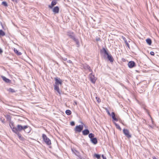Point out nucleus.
Instances as JSON below:
<instances>
[{
  "label": "nucleus",
  "mask_w": 159,
  "mask_h": 159,
  "mask_svg": "<svg viewBox=\"0 0 159 159\" xmlns=\"http://www.w3.org/2000/svg\"><path fill=\"white\" fill-rule=\"evenodd\" d=\"M66 35L75 42L77 47L80 46V44L79 41L78 39L75 38V35L74 32L71 31H68L66 32Z\"/></svg>",
  "instance_id": "nucleus-1"
},
{
  "label": "nucleus",
  "mask_w": 159,
  "mask_h": 159,
  "mask_svg": "<svg viewBox=\"0 0 159 159\" xmlns=\"http://www.w3.org/2000/svg\"><path fill=\"white\" fill-rule=\"evenodd\" d=\"M10 126L12 129V131L15 133H19L20 132H21L22 130H23L24 129L27 127L25 125L23 126L20 125H18L16 127H13L12 128L11 126L10 125Z\"/></svg>",
  "instance_id": "nucleus-2"
},
{
  "label": "nucleus",
  "mask_w": 159,
  "mask_h": 159,
  "mask_svg": "<svg viewBox=\"0 0 159 159\" xmlns=\"http://www.w3.org/2000/svg\"><path fill=\"white\" fill-rule=\"evenodd\" d=\"M56 82L54 84V90L57 91V92L60 93V91L59 88V86L62 84V80H55Z\"/></svg>",
  "instance_id": "nucleus-3"
},
{
  "label": "nucleus",
  "mask_w": 159,
  "mask_h": 159,
  "mask_svg": "<svg viewBox=\"0 0 159 159\" xmlns=\"http://www.w3.org/2000/svg\"><path fill=\"white\" fill-rule=\"evenodd\" d=\"M42 138L45 143L48 145L51 144V141L47 137L46 135L44 134H42Z\"/></svg>",
  "instance_id": "nucleus-4"
},
{
  "label": "nucleus",
  "mask_w": 159,
  "mask_h": 159,
  "mask_svg": "<svg viewBox=\"0 0 159 159\" xmlns=\"http://www.w3.org/2000/svg\"><path fill=\"white\" fill-rule=\"evenodd\" d=\"M83 129V125H79L76 126L74 129L75 133L80 132Z\"/></svg>",
  "instance_id": "nucleus-5"
},
{
  "label": "nucleus",
  "mask_w": 159,
  "mask_h": 159,
  "mask_svg": "<svg viewBox=\"0 0 159 159\" xmlns=\"http://www.w3.org/2000/svg\"><path fill=\"white\" fill-rule=\"evenodd\" d=\"M123 132L124 134L128 138H129L131 137V136L130 134L129 131L125 129H124Z\"/></svg>",
  "instance_id": "nucleus-6"
},
{
  "label": "nucleus",
  "mask_w": 159,
  "mask_h": 159,
  "mask_svg": "<svg viewBox=\"0 0 159 159\" xmlns=\"http://www.w3.org/2000/svg\"><path fill=\"white\" fill-rule=\"evenodd\" d=\"M128 65L129 68H131L135 67L136 66V64L134 61H130L128 62Z\"/></svg>",
  "instance_id": "nucleus-7"
},
{
  "label": "nucleus",
  "mask_w": 159,
  "mask_h": 159,
  "mask_svg": "<svg viewBox=\"0 0 159 159\" xmlns=\"http://www.w3.org/2000/svg\"><path fill=\"white\" fill-rule=\"evenodd\" d=\"M6 83L9 84L11 86L15 85V80H4Z\"/></svg>",
  "instance_id": "nucleus-8"
},
{
  "label": "nucleus",
  "mask_w": 159,
  "mask_h": 159,
  "mask_svg": "<svg viewBox=\"0 0 159 159\" xmlns=\"http://www.w3.org/2000/svg\"><path fill=\"white\" fill-rule=\"evenodd\" d=\"M100 53L104 54L105 56H107L109 55L108 51L104 48H103L102 49L100 50Z\"/></svg>",
  "instance_id": "nucleus-9"
},
{
  "label": "nucleus",
  "mask_w": 159,
  "mask_h": 159,
  "mask_svg": "<svg viewBox=\"0 0 159 159\" xmlns=\"http://www.w3.org/2000/svg\"><path fill=\"white\" fill-rule=\"evenodd\" d=\"M25 126H26L27 127L24 129L23 130L26 133H30L31 130L30 127L28 125H26Z\"/></svg>",
  "instance_id": "nucleus-10"
},
{
  "label": "nucleus",
  "mask_w": 159,
  "mask_h": 159,
  "mask_svg": "<svg viewBox=\"0 0 159 159\" xmlns=\"http://www.w3.org/2000/svg\"><path fill=\"white\" fill-rule=\"evenodd\" d=\"M89 133V131L88 129H85L82 131L83 134L85 136L87 135Z\"/></svg>",
  "instance_id": "nucleus-11"
},
{
  "label": "nucleus",
  "mask_w": 159,
  "mask_h": 159,
  "mask_svg": "<svg viewBox=\"0 0 159 159\" xmlns=\"http://www.w3.org/2000/svg\"><path fill=\"white\" fill-rule=\"evenodd\" d=\"M53 12L55 13H58L59 11V8L58 6H56L52 10Z\"/></svg>",
  "instance_id": "nucleus-12"
},
{
  "label": "nucleus",
  "mask_w": 159,
  "mask_h": 159,
  "mask_svg": "<svg viewBox=\"0 0 159 159\" xmlns=\"http://www.w3.org/2000/svg\"><path fill=\"white\" fill-rule=\"evenodd\" d=\"M91 142L94 144H96L98 143V140L97 138H93L90 139Z\"/></svg>",
  "instance_id": "nucleus-13"
},
{
  "label": "nucleus",
  "mask_w": 159,
  "mask_h": 159,
  "mask_svg": "<svg viewBox=\"0 0 159 159\" xmlns=\"http://www.w3.org/2000/svg\"><path fill=\"white\" fill-rule=\"evenodd\" d=\"M83 67L84 69L88 70L90 72H92V70L90 68V67L87 64L83 65Z\"/></svg>",
  "instance_id": "nucleus-14"
},
{
  "label": "nucleus",
  "mask_w": 159,
  "mask_h": 159,
  "mask_svg": "<svg viewBox=\"0 0 159 159\" xmlns=\"http://www.w3.org/2000/svg\"><path fill=\"white\" fill-rule=\"evenodd\" d=\"M71 150L74 153L76 156H79V152L75 149L71 148Z\"/></svg>",
  "instance_id": "nucleus-15"
},
{
  "label": "nucleus",
  "mask_w": 159,
  "mask_h": 159,
  "mask_svg": "<svg viewBox=\"0 0 159 159\" xmlns=\"http://www.w3.org/2000/svg\"><path fill=\"white\" fill-rule=\"evenodd\" d=\"M19 137V139L22 141H23L25 140V139L23 137L21 136V135L19 133H15Z\"/></svg>",
  "instance_id": "nucleus-16"
},
{
  "label": "nucleus",
  "mask_w": 159,
  "mask_h": 159,
  "mask_svg": "<svg viewBox=\"0 0 159 159\" xmlns=\"http://www.w3.org/2000/svg\"><path fill=\"white\" fill-rule=\"evenodd\" d=\"M112 118L113 119L116 121H117L118 120L117 118L116 117L115 114L114 112H112L111 115Z\"/></svg>",
  "instance_id": "nucleus-17"
},
{
  "label": "nucleus",
  "mask_w": 159,
  "mask_h": 159,
  "mask_svg": "<svg viewBox=\"0 0 159 159\" xmlns=\"http://www.w3.org/2000/svg\"><path fill=\"white\" fill-rule=\"evenodd\" d=\"M57 2L56 1H52V2L51 5H49L48 7L50 8H52L56 4Z\"/></svg>",
  "instance_id": "nucleus-18"
},
{
  "label": "nucleus",
  "mask_w": 159,
  "mask_h": 159,
  "mask_svg": "<svg viewBox=\"0 0 159 159\" xmlns=\"http://www.w3.org/2000/svg\"><path fill=\"white\" fill-rule=\"evenodd\" d=\"M107 58L108 60L111 62H112L113 61L114 59L112 56L110 55H108L107 56Z\"/></svg>",
  "instance_id": "nucleus-19"
},
{
  "label": "nucleus",
  "mask_w": 159,
  "mask_h": 159,
  "mask_svg": "<svg viewBox=\"0 0 159 159\" xmlns=\"http://www.w3.org/2000/svg\"><path fill=\"white\" fill-rule=\"evenodd\" d=\"M122 38L125 41V43L126 44L128 48H129V45L127 42V41L126 39V38L123 36H122Z\"/></svg>",
  "instance_id": "nucleus-20"
},
{
  "label": "nucleus",
  "mask_w": 159,
  "mask_h": 159,
  "mask_svg": "<svg viewBox=\"0 0 159 159\" xmlns=\"http://www.w3.org/2000/svg\"><path fill=\"white\" fill-rule=\"evenodd\" d=\"M7 91L9 92H11L12 93H15L16 91L14 89L11 88H10L7 89Z\"/></svg>",
  "instance_id": "nucleus-21"
},
{
  "label": "nucleus",
  "mask_w": 159,
  "mask_h": 159,
  "mask_svg": "<svg viewBox=\"0 0 159 159\" xmlns=\"http://www.w3.org/2000/svg\"><path fill=\"white\" fill-rule=\"evenodd\" d=\"M146 41L147 43L150 45L152 43V41L151 39H146Z\"/></svg>",
  "instance_id": "nucleus-22"
},
{
  "label": "nucleus",
  "mask_w": 159,
  "mask_h": 159,
  "mask_svg": "<svg viewBox=\"0 0 159 159\" xmlns=\"http://www.w3.org/2000/svg\"><path fill=\"white\" fill-rule=\"evenodd\" d=\"M89 78L90 80H95V78L94 77V75L92 74V73H91L89 74Z\"/></svg>",
  "instance_id": "nucleus-23"
},
{
  "label": "nucleus",
  "mask_w": 159,
  "mask_h": 159,
  "mask_svg": "<svg viewBox=\"0 0 159 159\" xmlns=\"http://www.w3.org/2000/svg\"><path fill=\"white\" fill-rule=\"evenodd\" d=\"M5 35V33L2 30H0V36H3Z\"/></svg>",
  "instance_id": "nucleus-24"
},
{
  "label": "nucleus",
  "mask_w": 159,
  "mask_h": 159,
  "mask_svg": "<svg viewBox=\"0 0 159 159\" xmlns=\"http://www.w3.org/2000/svg\"><path fill=\"white\" fill-rule=\"evenodd\" d=\"M89 138L90 139L92 138H94L95 135L91 133H89Z\"/></svg>",
  "instance_id": "nucleus-25"
},
{
  "label": "nucleus",
  "mask_w": 159,
  "mask_h": 159,
  "mask_svg": "<svg viewBox=\"0 0 159 159\" xmlns=\"http://www.w3.org/2000/svg\"><path fill=\"white\" fill-rule=\"evenodd\" d=\"M14 51L17 55H20L21 54V53L20 52H19L15 48L14 49Z\"/></svg>",
  "instance_id": "nucleus-26"
},
{
  "label": "nucleus",
  "mask_w": 159,
  "mask_h": 159,
  "mask_svg": "<svg viewBox=\"0 0 159 159\" xmlns=\"http://www.w3.org/2000/svg\"><path fill=\"white\" fill-rule=\"evenodd\" d=\"M66 113L67 115H70L71 114V111L69 110H67L66 111Z\"/></svg>",
  "instance_id": "nucleus-27"
},
{
  "label": "nucleus",
  "mask_w": 159,
  "mask_h": 159,
  "mask_svg": "<svg viewBox=\"0 0 159 159\" xmlns=\"http://www.w3.org/2000/svg\"><path fill=\"white\" fill-rule=\"evenodd\" d=\"M114 124H115L116 128H117V129H118L120 130L121 129V128L119 125H118L116 123H114Z\"/></svg>",
  "instance_id": "nucleus-28"
},
{
  "label": "nucleus",
  "mask_w": 159,
  "mask_h": 159,
  "mask_svg": "<svg viewBox=\"0 0 159 159\" xmlns=\"http://www.w3.org/2000/svg\"><path fill=\"white\" fill-rule=\"evenodd\" d=\"M2 5L4 6L5 7H7L8 5L7 3L6 2H2Z\"/></svg>",
  "instance_id": "nucleus-29"
},
{
  "label": "nucleus",
  "mask_w": 159,
  "mask_h": 159,
  "mask_svg": "<svg viewBox=\"0 0 159 159\" xmlns=\"http://www.w3.org/2000/svg\"><path fill=\"white\" fill-rule=\"evenodd\" d=\"M6 118L7 120L11 121V118L9 115H7L6 116Z\"/></svg>",
  "instance_id": "nucleus-30"
},
{
  "label": "nucleus",
  "mask_w": 159,
  "mask_h": 159,
  "mask_svg": "<svg viewBox=\"0 0 159 159\" xmlns=\"http://www.w3.org/2000/svg\"><path fill=\"white\" fill-rule=\"evenodd\" d=\"M4 120H5V119L4 118H2H2L0 117V120L1 121L2 123H5Z\"/></svg>",
  "instance_id": "nucleus-31"
},
{
  "label": "nucleus",
  "mask_w": 159,
  "mask_h": 159,
  "mask_svg": "<svg viewBox=\"0 0 159 159\" xmlns=\"http://www.w3.org/2000/svg\"><path fill=\"white\" fill-rule=\"evenodd\" d=\"M95 157H96L98 159H99L100 158V156L99 154H95Z\"/></svg>",
  "instance_id": "nucleus-32"
},
{
  "label": "nucleus",
  "mask_w": 159,
  "mask_h": 159,
  "mask_svg": "<svg viewBox=\"0 0 159 159\" xmlns=\"http://www.w3.org/2000/svg\"><path fill=\"white\" fill-rule=\"evenodd\" d=\"M70 124L72 126H74L75 125V123L74 121H71L70 123Z\"/></svg>",
  "instance_id": "nucleus-33"
},
{
  "label": "nucleus",
  "mask_w": 159,
  "mask_h": 159,
  "mask_svg": "<svg viewBox=\"0 0 159 159\" xmlns=\"http://www.w3.org/2000/svg\"><path fill=\"white\" fill-rule=\"evenodd\" d=\"M150 54L152 56H154L155 53L151 51L150 52Z\"/></svg>",
  "instance_id": "nucleus-34"
},
{
  "label": "nucleus",
  "mask_w": 159,
  "mask_h": 159,
  "mask_svg": "<svg viewBox=\"0 0 159 159\" xmlns=\"http://www.w3.org/2000/svg\"><path fill=\"white\" fill-rule=\"evenodd\" d=\"M11 121L10 122V123H9V125L10 124V125H11ZM11 126L12 128L13 127H14V124H13V123H12V122L11 123Z\"/></svg>",
  "instance_id": "nucleus-35"
},
{
  "label": "nucleus",
  "mask_w": 159,
  "mask_h": 159,
  "mask_svg": "<svg viewBox=\"0 0 159 159\" xmlns=\"http://www.w3.org/2000/svg\"><path fill=\"white\" fill-rule=\"evenodd\" d=\"M91 82L93 84H95L96 82V80H90Z\"/></svg>",
  "instance_id": "nucleus-36"
},
{
  "label": "nucleus",
  "mask_w": 159,
  "mask_h": 159,
  "mask_svg": "<svg viewBox=\"0 0 159 159\" xmlns=\"http://www.w3.org/2000/svg\"><path fill=\"white\" fill-rule=\"evenodd\" d=\"M107 112L109 115L111 116V114L108 110H107Z\"/></svg>",
  "instance_id": "nucleus-37"
},
{
  "label": "nucleus",
  "mask_w": 159,
  "mask_h": 159,
  "mask_svg": "<svg viewBox=\"0 0 159 159\" xmlns=\"http://www.w3.org/2000/svg\"><path fill=\"white\" fill-rule=\"evenodd\" d=\"M62 59L63 60L66 61L67 60V58L65 57H62Z\"/></svg>",
  "instance_id": "nucleus-38"
},
{
  "label": "nucleus",
  "mask_w": 159,
  "mask_h": 159,
  "mask_svg": "<svg viewBox=\"0 0 159 159\" xmlns=\"http://www.w3.org/2000/svg\"><path fill=\"white\" fill-rule=\"evenodd\" d=\"M67 62L68 63H72V61L70 60H68L67 61Z\"/></svg>",
  "instance_id": "nucleus-39"
},
{
  "label": "nucleus",
  "mask_w": 159,
  "mask_h": 159,
  "mask_svg": "<svg viewBox=\"0 0 159 159\" xmlns=\"http://www.w3.org/2000/svg\"><path fill=\"white\" fill-rule=\"evenodd\" d=\"M3 80H9L8 79L6 78L5 77L3 76L2 77Z\"/></svg>",
  "instance_id": "nucleus-40"
},
{
  "label": "nucleus",
  "mask_w": 159,
  "mask_h": 159,
  "mask_svg": "<svg viewBox=\"0 0 159 159\" xmlns=\"http://www.w3.org/2000/svg\"><path fill=\"white\" fill-rule=\"evenodd\" d=\"M152 158L153 159H158L157 157L155 156H153L152 157Z\"/></svg>",
  "instance_id": "nucleus-41"
},
{
  "label": "nucleus",
  "mask_w": 159,
  "mask_h": 159,
  "mask_svg": "<svg viewBox=\"0 0 159 159\" xmlns=\"http://www.w3.org/2000/svg\"><path fill=\"white\" fill-rule=\"evenodd\" d=\"M102 158L103 159H106V157L104 156H103V155H102Z\"/></svg>",
  "instance_id": "nucleus-42"
},
{
  "label": "nucleus",
  "mask_w": 159,
  "mask_h": 159,
  "mask_svg": "<svg viewBox=\"0 0 159 159\" xmlns=\"http://www.w3.org/2000/svg\"><path fill=\"white\" fill-rule=\"evenodd\" d=\"M96 40L97 41H99L100 40V38H97L96 39Z\"/></svg>",
  "instance_id": "nucleus-43"
},
{
  "label": "nucleus",
  "mask_w": 159,
  "mask_h": 159,
  "mask_svg": "<svg viewBox=\"0 0 159 159\" xmlns=\"http://www.w3.org/2000/svg\"><path fill=\"white\" fill-rule=\"evenodd\" d=\"M3 51L0 48V53H1Z\"/></svg>",
  "instance_id": "nucleus-44"
},
{
  "label": "nucleus",
  "mask_w": 159,
  "mask_h": 159,
  "mask_svg": "<svg viewBox=\"0 0 159 159\" xmlns=\"http://www.w3.org/2000/svg\"><path fill=\"white\" fill-rule=\"evenodd\" d=\"M13 2H17V0H11Z\"/></svg>",
  "instance_id": "nucleus-45"
},
{
  "label": "nucleus",
  "mask_w": 159,
  "mask_h": 159,
  "mask_svg": "<svg viewBox=\"0 0 159 159\" xmlns=\"http://www.w3.org/2000/svg\"><path fill=\"white\" fill-rule=\"evenodd\" d=\"M55 80H58V79L56 78L55 79Z\"/></svg>",
  "instance_id": "nucleus-46"
},
{
  "label": "nucleus",
  "mask_w": 159,
  "mask_h": 159,
  "mask_svg": "<svg viewBox=\"0 0 159 159\" xmlns=\"http://www.w3.org/2000/svg\"><path fill=\"white\" fill-rule=\"evenodd\" d=\"M128 81H129L128 80H127V82H128Z\"/></svg>",
  "instance_id": "nucleus-47"
},
{
  "label": "nucleus",
  "mask_w": 159,
  "mask_h": 159,
  "mask_svg": "<svg viewBox=\"0 0 159 159\" xmlns=\"http://www.w3.org/2000/svg\"><path fill=\"white\" fill-rule=\"evenodd\" d=\"M84 126H85V127H86V126H85V125H84Z\"/></svg>",
  "instance_id": "nucleus-48"
}]
</instances>
